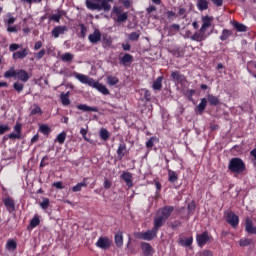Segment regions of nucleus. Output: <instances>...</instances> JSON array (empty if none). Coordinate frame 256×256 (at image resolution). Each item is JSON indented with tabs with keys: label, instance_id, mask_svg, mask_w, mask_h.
I'll list each match as a JSON object with an SVG mask.
<instances>
[{
	"label": "nucleus",
	"instance_id": "nucleus-33",
	"mask_svg": "<svg viewBox=\"0 0 256 256\" xmlns=\"http://www.w3.org/2000/svg\"><path fill=\"white\" fill-rule=\"evenodd\" d=\"M110 2H113V0H102L101 5H100V11L101 10H104L105 12L110 11V9H111Z\"/></svg>",
	"mask_w": 256,
	"mask_h": 256
},
{
	"label": "nucleus",
	"instance_id": "nucleus-22",
	"mask_svg": "<svg viewBox=\"0 0 256 256\" xmlns=\"http://www.w3.org/2000/svg\"><path fill=\"white\" fill-rule=\"evenodd\" d=\"M193 244V237H188V238H180L178 240V245L186 248V247H191Z\"/></svg>",
	"mask_w": 256,
	"mask_h": 256
},
{
	"label": "nucleus",
	"instance_id": "nucleus-6",
	"mask_svg": "<svg viewBox=\"0 0 256 256\" xmlns=\"http://www.w3.org/2000/svg\"><path fill=\"white\" fill-rule=\"evenodd\" d=\"M226 223L236 228L239 225V217L234 212H229L226 215Z\"/></svg>",
	"mask_w": 256,
	"mask_h": 256
},
{
	"label": "nucleus",
	"instance_id": "nucleus-50",
	"mask_svg": "<svg viewBox=\"0 0 256 256\" xmlns=\"http://www.w3.org/2000/svg\"><path fill=\"white\" fill-rule=\"evenodd\" d=\"M252 240L250 239H240L239 241V246L240 247H248L249 245H251Z\"/></svg>",
	"mask_w": 256,
	"mask_h": 256
},
{
	"label": "nucleus",
	"instance_id": "nucleus-2",
	"mask_svg": "<svg viewBox=\"0 0 256 256\" xmlns=\"http://www.w3.org/2000/svg\"><path fill=\"white\" fill-rule=\"evenodd\" d=\"M228 171L236 175H243L246 171V164L241 158H231L228 162Z\"/></svg>",
	"mask_w": 256,
	"mask_h": 256
},
{
	"label": "nucleus",
	"instance_id": "nucleus-38",
	"mask_svg": "<svg viewBox=\"0 0 256 256\" xmlns=\"http://www.w3.org/2000/svg\"><path fill=\"white\" fill-rule=\"evenodd\" d=\"M233 27L236 29L237 32H246L247 31V26L242 23L234 22Z\"/></svg>",
	"mask_w": 256,
	"mask_h": 256
},
{
	"label": "nucleus",
	"instance_id": "nucleus-8",
	"mask_svg": "<svg viewBox=\"0 0 256 256\" xmlns=\"http://www.w3.org/2000/svg\"><path fill=\"white\" fill-rule=\"evenodd\" d=\"M209 34H206L205 31H202L201 29L196 32L195 34H193L192 36H190V39L192 41H196V42H202L205 41L208 38Z\"/></svg>",
	"mask_w": 256,
	"mask_h": 256
},
{
	"label": "nucleus",
	"instance_id": "nucleus-26",
	"mask_svg": "<svg viewBox=\"0 0 256 256\" xmlns=\"http://www.w3.org/2000/svg\"><path fill=\"white\" fill-rule=\"evenodd\" d=\"M37 114L42 115L43 111H42L41 107H39V105L33 104L30 108V116H34Z\"/></svg>",
	"mask_w": 256,
	"mask_h": 256
},
{
	"label": "nucleus",
	"instance_id": "nucleus-52",
	"mask_svg": "<svg viewBox=\"0 0 256 256\" xmlns=\"http://www.w3.org/2000/svg\"><path fill=\"white\" fill-rule=\"evenodd\" d=\"M122 13H124L122 7L115 6L113 8V11H112L113 16L116 15L118 17V16L122 15Z\"/></svg>",
	"mask_w": 256,
	"mask_h": 256
},
{
	"label": "nucleus",
	"instance_id": "nucleus-27",
	"mask_svg": "<svg viewBox=\"0 0 256 256\" xmlns=\"http://www.w3.org/2000/svg\"><path fill=\"white\" fill-rule=\"evenodd\" d=\"M27 55H28V49L25 48V49H23L22 51L14 52V53H13V58H14L15 60H17V59H23V58H25Z\"/></svg>",
	"mask_w": 256,
	"mask_h": 256
},
{
	"label": "nucleus",
	"instance_id": "nucleus-53",
	"mask_svg": "<svg viewBox=\"0 0 256 256\" xmlns=\"http://www.w3.org/2000/svg\"><path fill=\"white\" fill-rule=\"evenodd\" d=\"M13 87H14V89H15L18 93L22 92L23 89H24V85H23L22 83H20V82H15V83L13 84Z\"/></svg>",
	"mask_w": 256,
	"mask_h": 256
},
{
	"label": "nucleus",
	"instance_id": "nucleus-20",
	"mask_svg": "<svg viewBox=\"0 0 256 256\" xmlns=\"http://www.w3.org/2000/svg\"><path fill=\"white\" fill-rule=\"evenodd\" d=\"M246 69L249 74L256 78V61H248L246 63Z\"/></svg>",
	"mask_w": 256,
	"mask_h": 256
},
{
	"label": "nucleus",
	"instance_id": "nucleus-62",
	"mask_svg": "<svg viewBox=\"0 0 256 256\" xmlns=\"http://www.w3.org/2000/svg\"><path fill=\"white\" fill-rule=\"evenodd\" d=\"M142 91H144V98H146V100H150L151 99V93L149 90L147 89H142Z\"/></svg>",
	"mask_w": 256,
	"mask_h": 256
},
{
	"label": "nucleus",
	"instance_id": "nucleus-45",
	"mask_svg": "<svg viewBox=\"0 0 256 256\" xmlns=\"http://www.w3.org/2000/svg\"><path fill=\"white\" fill-rule=\"evenodd\" d=\"M107 83L110 85V86H114L116 84L119 83V79L115 76H108L107 77Z\"/></svg>",
	"mask_w": 256,
	"mask_h": 256
},
{
	"label": "nucleus",
	"instance_id": "nucleus-19",
	"mask_svg": "<svg viewBox=\"0 0 256 256\" xmlns=\"http://www.w3.org/2000/svg\"><path fill=\"white\" fill-rule=\"evenodd\" d=\"M167 220L163 219L161 216L156 214V217H154V229L156 232L159 231L160 227H162Z\"/></svg>",
	"mask_w": 256,
	"mask_h": 256
},
{
	"label": "nucleus",
	"instance_id": "nucleus-17",
	"mask_svg": "<svg viewBox=\"0 0 256 256\" xmlns=\"http://www.w3.org/2000/svg\"><path fill=\"white\" fill-rule=\"evenodd\" d=\"M121 178L125 181L127 187H133V175L130 172H123Z\"/></svg>",
	"mask_w": 256,
	"mask_h": 256
},
{
	"label": "nucleus",
	"instance_id": "nucleus-3",
	"mask_svg": "<svg viewBox=\"0 0 256 256\" xmlns=\"http://www.w3.org/2000/svg\"><path fill=\"white\" fill-rule=\"evenodd\" d=\"M158 231L154 228L152 230H148L146 232H138L135 233L136 239L144 240V241H153L157 237Z\"/></svg>",
	"mask_w": 256,
	"mask_h": 256
},
{
	"label": "nucleus",
	"instance_id": "nucleus-42",
	"mask_svg": "<svg viewBox=\"0 0 256 256\" xmlns=\"http://www.w3.org/2000/svg\"><path fill=\"white\" fill-rule=\"evenodd\" d=\"M66 137H67L66 132H61V133L57 136L55 142H56V143H60V145H63V143L66 141Z\"/></svg>",
	"mask_w": 256,
	"mask_h": 256
},
{
	"label": "nucleus",
	"instance_id": "nucleus-23",
	"mask_svg": "<svg viewBox=\"0 0 256 256\" xmlns=\"http://www.w3.org/2000/svg\"><path fill=\"white\" fill-rule=\"evenodd\" d=\"M70 92L68 91L67 93H61L60 95V99L61 102L64 106H69L71 104V100H70Z\"/></svg>",
	"mask_w": 256,
	"mask_h": 256
},
{
	"label": "nucleus",
	"instance_id": "nucleus-57",
	"mask_svg": "<svg viewBox=\"0 0 256 256\" xmlns=\"http://www.w3.org/2000/svg\"><path fill=\"white\" fill-rule=\"evenodd\" d=\"M198 256H213V252L210 250H203L202 252L198 253Z\"/></svg>",
	"mask_w": 256,
	"mask_h": 256
},
{
	"label": "nucleus",
	"instance_id": "nucleus-39",
	"mask_svg": "<svg viewBox=\"0 0 256 256\" xmlns=\"http://www.w3.org/2000/svg\"><path fill=\"white\" fill-rule=\"evenodd\" d=\"M16 76H17V71L15 70L14 67H11L8 71L4 73L5 78H11V77L16 78Z\"/></svg>",
	"mask_w": 256,
	"mask_h": 256
},
{
	"label": "nucleus",
	"instance_id": "nucleus-24",
	"mask_svg": "<svg viewBox=\"0 0 256 256\" xmlns=\"http://www.w3.org/2000/svg\"><path fill=\"white\" fill-rule=\"evenodd\" d=\"M17 249V241L15 239H9L6 243V250L13 252Z\"/></svg>",
	"mask_w": 256,
	"mask_h": 256
},
{
	"label": "nucleus",
	"instance_id": "nucleus-41",
	"mask_svg": "<svg viewBox=\"0 0 256 256\" xmlns=\"http://www.w3.org/2000/svg\"><path fill=\"white\" fill-rule=\"evenodd\" d=\"M208 102L210 103V105L216 106L219 104V99H218V97H216L212 94H208Z\"/></svg>",
	"mask_w": 256,
	"mask_h": 256
},
{
	"label": "nucleus",
	"instance_id": "nucleus-15",
	"mask_svg": "<svg viewBox=\"0 0 256 256\" xmlns=\"http://www.w3.org/2000/svg\"><path fill=\"white\" fill-rule=\"evenodd\" d=\"M213 20H214L213 17H210V16L202 17V27H200V30L206 33L207 29L211 27Z\"/></svg>",
	"mask_w": 256,
	"mask_h": 256
},
{
	"label": "nucleus",
	"instance_id": "nucleus-1",
	"mask_svg": "<svg viewBox=\"0 0 256 256\" xmlns=\"http://www.w3.org/2000/svg\"><path fill=\"white\" fill-rule=\"evenodd\" d=\"M74 76L81 83L89 85L90 87L97 89L102 94H104V95L110 94L108 88L105 85L99 83L98 81H95L93 78H90L89 76L80 74V73H75Z\"/></svg>",
	"mask_w": 256,
	"mask_h": 256
},
{
	"label": "nucleus",
	"instance_id": "nucleus-32",
	"mask_svg": "<svg viewBox=\"0 0 256 256\" xmlns=\"http://www.w3.org/2000/svg\"><path fill=\"white\" fill-rule=\"evenodd\" d=\"M88 183L86 182V178H84V180L80 183H78L77 185H75L72 188L73 193H79V191L82 190V187H87Z\"/></svg>",
	"mask_w": 256,
	"mask_h": 256
},
{
	"label": "nucleus",
	"instance_id": "nucleus-16",
	"mask_svg": "<svg viewBox=\"0 0 256 256\" xmlns=\"http://www.w3.org/2000/svg\"><path fill=\"white\" fill-rule=\"evenodd\" d=\"M68 31L66 26H57L52 30V36L58 38L60 35L65 34Z\"/></svg>",
	"mask_w": 256,
	"mask_h": 256
},
{
	"label": "nucleus",
	"instance_id": "nucleus-56",
	"mask_svg": "<svg viewBox=\"0 0 256 256\" xmlns=\"http://www.w3.org/2000/svg\"><path fill=\"white\" fill-rule=\"evenodd\" d=\"M6 131H10V128L8 125H0V135H4V133H6Z\"/></svg>",
	"mask_w": 256,
	"mask_h": 256
},
{
	"label": "nucleus",
	"instance_id": "nucleus-37",
	"mask_svg": "<svg viewBox=\"0 0 256 256\" xmlns=\"http://www.w3.org/2000/svg\"><path fill=\"white\" fill-rule=\"evenodd\" d=\"M133 61V56L130 54H125L122 58H120V62L127 66L129 63Z\"/></svg>",
	"mask_w": 256,
	"mask_h": 256
},
{
	"label": "nucleus",
	"instance_id": "nucleus-11",
	"mask_svg": "<svg viewBox=\"0 0 256 256\" xmlns=\"http://www.w3.org/2000/svg\"><path fill=\"white\" fill-rule=\"evenodd\" d=\"M172 80L176 81L178 84H184L187 82L186 77L181 74L179 71H172Z\"/></svg>",
	"mask_w": 256,
	"mask_h": 256
},
{
	"label": "nucleus",
	"instance_id": "nucleus-12",
	"mask_svg": "<svg viewBox=\"0 0 256 256\" xmlns=\"http://www.w3.org/2000/svg\"><path fill=\"white\" fill-rule=\"evenodd\" d=\"M3 203L9 213H12L15 211V202L13 198L8 196L3 199Z\"/></svg>",
	"mask_w": 256,
	"mask_h": 256
},
{
	"label": "nucleus",
	"instance_id": "nucleus-36",
	"mask_svg": "<svg viewBox=\"0 0 256 256\" xmlns=\"http://www.w3.org/2000/svg\"><path fill=\"white\" fill-rule=\"evenodd\" d=\"M168 181L170 183H176L178 181V175L173 170H168Z\"/></svg>",
	"mask_w": 256,
	"mask_h": 256
},
{
	"label": "nucleus",
	"instance_id": "nucleus-29",
	"mask_svg": "<svg viewBox=\"0 0 256 256\" xmlns=\"http://www.w3.org/2000/svg\"><path fill=\"white\" fill-rule=\"evenodd\" d=\"M77 108L79 110L84 111V112H97L98 111L97 107H90L86 104H80V105L77 106Z\"/></svg>",
	"mask_w": 256,
	"mask_h": 256
},
{
	"label": "nucleus",
	"instance_id": "nucleus-30",
	"mask_svg": "<svg viewBox=\"0 0 256 256\" xmlns=\"http://www.w3.org/2000/svg\"><path fill=\"white\" fill-rule=\"evenodd\" d=\"M196 7H198V10L204 11L207 10L209 7V2L207 0H197Z\"/></svg>",
	"mask_w": 256,
	"mask_h": 256
},
{
	"label": "nucleus",
	"instance_id": "nucleus-61",
	"mask_svg": "<svg viewBox=\"0 0 256 256\" xmlns=\"http://www.w3.org/2000/svg\"><path fill=\"white\" fill-rule=\"evenodd\" d=\"M53 187H56V189H64V185L61 181L54 182Z\"/></svg>",
	"mask_w": 256,
	"mask_h": 256
},
{
	"label": "nucleus",
	"instance_id": "nucleus-28",
	"mask_svg": "<svg viewBox=\"0 0 256 256\" xmlns=\"http://www.w3.org/2000/svg\"><path fill=\"white\" fill-rule=\"evenodd\" d=\"M115 243L118 248L123 247L124 240H123V233L121 231L117 232L115 235Z\"/></svg>",
	"mask_w": 256,
	"mask_h": 256
},
{
	"label": "nucleus",
	"instance_id": "nucleus-18",
	"mask_svg": "<svg viewBox=\"0 0 256 256\" xmlns=\"http://www.w3.org/2000/svg\"><path fill=\"white\" fill-rule=\"evenodd\" d=\"M142 253H144V256H153L154 254V249L149 243H142Z\"/></svg>",
	"mask_w": 256,
	"mask_h": 256
},
{
	"label": "nucleus",
	"instance_id": "nucleus-7",
	"mask_svg": "<svg viewBox=\"0 0 256 256\" xmlns=\"http://www.w3.org/2000/svg\"><path fill=\"white\" fill-rule=\"evenodd\" d=\"M174 211V207L173 206H166L160 210H158V216L160 218H163L164 220H168V218L171 216V214Z\"/></svg>",
	"mask_w": 256,
	"mask_h": 256
},
{
	"label": "nucleus",
	"instance_id": "nucleus-64",
	"mask_svg": "<svg viewBox=\"0 0 256 256\" xmlns=\"http://www.w3.org/2000/svg\"><path fill=\"white\" fill-rule=\"evenodd\" d=\"M48 156H44L43 159L41 160L40 163V167H46V165H48V163L46 161H48Z\"/></svg>",
	"mask_w": 256,
	"mask_h": 256
},
{
	"label": "nucleus",
	"instance_id": "nucleus-14",
	"mask_svg": "<svg viewBox=\"0 0 256 256\" xmlns=\"http://www.w3.org/2000/svg\"><path fill=\"white\" fill-rule=\"evenodd\" d=\"M88 39L92 44H96V43L100 42L102 39V34H101L100 30L95 29V31L88 36Z\"/></svg>",
	"mask_w": 256,
	"mask_h": 256
},
{
	"label": "nucleus",
	"instance_id": "nucleus-44",
	"mask_svg": "<svg viewBox=\"0 0 256 256\" xmlns=\"http://www.w3.org/2000/svg\"><path fill=\"white\" fill-rule=\"evenodd\" d=\"M6 17H7V19L4 20L5 24L10 26L15 23L16 18L13 17L11 13H7Z\"/></svg>",
	"mask_w": 256,
	"mask_h": 256
},
{
	"label": "nucleus",
	"instance_id": "nucleus-58",
	"mask_svg": "<svg viewBox=\"0 0 256 256\" xmlns=\"http://www.w3.org/2000/svg\"><path fill=\"white\" fill-rule=\"evenodd\" d=\"M180 28L181 27H180L179 24H172V25H170V31L179 32Z\"/></svg>",
	"mask_w": 256,
	"mask_h": 256
},
{
	"label": "nucleus",
	"instance_id": "nucleus-25",
	"mask_svg": "<svg viewBox=\"0 0 256 256\" xmlns=\"http://www.w3.org/2000/svg\"><path fill=\"white\" fill-rule=\"evenodd\" d=\"M127 146L125 143H122L119 145L117 150V155L119 159H123V157L126 155Z\"/></svg>",
	"mask_w": 256,
	"mask_h": 256
},
{
	"label": "nucleus",
	"instance_id": "nucleus-10",
	"mask_svg": "<svg viewBox=\"0 0 256 256\" xmlns=\"http://www.w3.org/2000/svg\"><path fill=\"white\" fill-rule=\"evenodd\" d=\"M103 0H86V6L90 10H99Z\"/></svg>",
	"mask_w": 256,
	"mask_h": 256
},
{
	"label": "nucleus",
	"instance_id": "nucleus-59",
	"mask_svg": "<svg viewBox=\"0 0 256 256\" xmlns=\"http://www.w3.org/2000/svg\"><path fill=\"white\" fill-rule=\"evenodd\" d=\"M154 137H151L150 139H148V141L146 142V147H148V149H151L154 145Z\"/></svg>",
	"mask_w": 256,
	"mask_h": 256
},
{
	"label": "nucleus",
	"instance_id": "nucleus-34",
	"mask_svg": "<svg viewBox=\"0 0 256 256\" xmlns=\"http://www.w3.org/2000/svg\"><path fill=\"white\" fill-rule=\"evenodd\" d=\"M162 81H163V76L156 78V81H154V84H152V89L158 90V91L161 90L163 87Z\"/></svg>",
	"mask_w": 256,
	"mask_h": 256
},
{
	"label": "nucleus",
	"instance_id": "nucleus-13",
	"mask_svg": "<svg viewBox=\"0 0 256 256\" xmlns=\"http://www.w3.org/2000/svg\"><path fill=\"white\" fill-rule=\"evenodd\" d=\"M245 231L248 234L256 235V226L253 225V221L250 218L245 220Z\"/></svg>",
	"mask_w": 256,
	"mask_h": 256
},
{
	"label": "nucleus",
	"instance_id": "nucleus-55",
	"mask_svg": "<svg viewBox=\"0 0 256 256\" xmlns=\"http://www.w3.org/2000/svg\"><path fill=\"white\" fill-rule=\"evenodd\" d=\"M139 37H140V34L137 33V32H132L130 35H129V39L131 41H138L139 40Z\"/></svg>",
	"mask_w": 256,
	"mask_h": 256
},
{
	"label": "nucleus",
	"instance_id": "nucleus-35",
	"mask_svg": "<svg viewBox=\"0 0 256 256\" xmlns=\"http://www.w3.org/2000/svg\"><path fill=\"white\" fill-rule=\"evenodd\" d=\"M206 106H207V99L202 98V100H200V104H198V106H196V110H198V112L200 114H202L203 111L205 110Z\"/></svg>",
	"mask_w": 256,
	"mask_h": 256
},
{
	"label": "nucleus",
	"instance_id": "nucleus-47",
	"mask_svg": "<svg viewBox=\"0 0 256 256\" xmlns=\"http://www.w3.org/2000/svg\"><path fill=\"white\" fill-rule=\"evenodd\" d=\"M230 35H231L230 31L224 29V30H222V33H221V35L219 36V39H220L221 41H225V40H227V39L230 37Z\"/></svg>",
	"mask_w": 256,
	"mask_h": 256
},
{
	"label": "nucleus",
	"instance_id": "nucleus-63",
	"mask_svg": "<svg viewBox=\"0 0 256 256\" xmlns=\"http://www.w3.org/2000/svg\"><path fill=\"white\" fill-rule=\"evenodd\" d=\"M45 54H46V51L42 49L39 53L35 54V57L36 59L40 60Z\"/></svg>",
	"mask_w": 256,
	"mask_h": 256
},
{
	"label": "nucleus",
	"instance_id": "nucleus-60",
	"mask_svg": "<svg viewBox=\"0 0 256 256\" xmlns=\"http://www.w3.org/2000/svg\"><path fill=\"white\" fill-rule=\"evenodd\" d=\"M19 48H21V45H19V44H11V45L9 46V50H10L11 52H14V51L18 50Z\"/></svg>",
	"mask_w": 256,
	"mask_h": 256
},
{
	"label": "nucleus",
	"instance_id": "nucleus-51",
	"mask_svg": "<svg viewBox=\"0 0 256 256\" xmlns=\"http://www.w3.org/2000/svg\"><path fill=\"white\" fill-rule=\"evenodd\" d=\"M50 205V200L48 198H44L43 201L40 203V207L43 210H47Z\"/></svg>",
	"mask_w": 256,
	"mask_h": 256
},
{
	"label": "nucleus",
	"instance_id": "nucleus-46",
	"mask_svg": "<svg viewBox=\"0 0 256 256\" xmlns=\"http://www.w3.org/2000/svg\"><path fill=\"white\" fill-rule=\"evenodd\" d=\"M40 224V219L37 215L33 217V219L30 221V226L32 229H35Z\"/></svg>",
	"mask_w": 256,
	"mask_h": 256
},
{
	"label": "nucleus",
	"instance_id": "nucleus-31",
	"mask_svg": "<svg viewBox=\"0 0 256 256\" xmlns=\"http://www.w3.org/2000/svg\"><path fill=\"white\" fill-rule=\"evenodd\" d=\"M64 15H65V12H64L63 10H57V13H56V14H53V15L49 18V20H50V21H55V22L59 23L61 17L64 16Z\"/></svg>",
	"mask_w": 256,
	"mask_h": 256
},
{
	"label": "nucleus",
	"instance_id": "nucleus-54",
	"mask_svg": "<svg viewBox=\"0 0 256 256\" xmlns=\"http://www.w3.org/2000/svg\"><path fill=\"white\" fill-rule=\"evenodd\" d=\"M79 26L81 28L80 37L85 38L87 35L88 29L84 24H80Z\"/></svg>",
	"mask_w": 256,
	"mask_h": 256
},
{
	"label": "nucleus",
	"instance_id": "nucleus-5",
	"mask_svg": "<svg viewBox=\"0 0 256 256\" xmlns=\"http://www.w3.org/2000/svg\"><path fill=\"white\" fill-rule=\"evenodd\" d=\"M111 245H112L111 239H109V237H106V236L100 237L96 242L97 248L104 251L109 250L111 248Z\"/></svg>",
	"mask_w": 256,
	"mask_h": 256
},
{
	"label": "nucleus",
	"instance_id": "nucleus-40",
	"mask_svg": "<svg viewBox=\"0 0 256 256\" xmlns=\"http://www.w3.org/2000/svg\"><path fill=\"white\" fill-rule=\"evenodd\" d=\"M100 137L101 139H103V141H108L109 137H110V133L106 128H102L100 130Z\"/></svg>",
	"mask_w": 256,
	"mask_h": 256
},
{
	"label": "nucleus",
	"instance_id": "nucleus-49",
	"mask_svg": "<svg viewBox=\"0 0 256 256\" xmlns=\"http://www.w3.org/2000/svg\"><path fill=\"white\" fill-rule=\"evenodd\" d=\"M39 130H40L41 133H43V135H49V133L51 132V129L49 128V126H47L45 124H42L39 127Z\"/></svg>",
	"mask_w": 256,
	"mask_h": 256
},
{
	"label": "nucleus",
	"instance_id": "nucleus-9",
	"mask_svg": "<svg viewBox=\"0 0 256 256\" xmlns=\"http://www.w3.org/2000/svg\"><path fill=\"white\" fill-rule=\"evenodd\" d=\"M14 131L9 134V139H21V133H22V125L21 123L17 122L14 126Z\"/></svg>",
	"mask_w": 256,
	"mask_h": 256
},
{
	"label": "nucleus",
	"instance_id": "nucleus-4",
	"mask_svg": "<svg viewBox=\"0 0 256 256\" xmlns=\"http://www.w3.org/2000/svg\"><path fill=\"white\" fill-rule=\"evenodd\" d=\"M211 241V237L208 232H202L196 235V243H198V247L203 248Z\"/></svg>",
	"mask_w": 256,
	"mask_h": 256
},
{
	"label": "nucleus",
	"instance_id": "nucleus-48",
	"mask_svg": "<svg viewBox=\"0 0 256 256\" xmlns=\"http://www.w3.org/2000/svg\"><path fill=\"white\" fill-rule=\"evenodd\" d=\"M74 58V55L71 53H65L61 56L62 61L64 62H71Z\"/></svg>",
	"mask_w": 256,
	"mask_h": 256
},
{
	"label": "nucleus",
	"instance_id": "nucleus-21",
	"mask_svg": "<svg viewBox=\"0 0 256 256\" xmlns=\"http://www.w3.org/2000/svg\"><path fill=\"white\" fill-rule=\"evenodd\" d=\"M30 76L25 70H18L16 73V79L27 82L29 80Z\"/></svg>",
	"mask_w": 256,
	"mask_h": 256
},
{
	"label": "nucleus",
	"instance_id": "nucleus-43",
	"mask_svg": "<svg viewBox=\"0 0 256 256\" xmlns=\"http://www.w3.org/2000/svg\"><path fill=\"white\" fill-rule=\"evenodd\" d=\"M114 20H116L119 23L126 22L128 20V13L123 12L122 14L117 16V19L114 18Z\"/></svg>",
	"mask_w": 256,
	"mask_h": 256
}]
</instances>
